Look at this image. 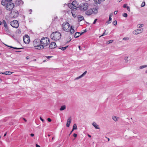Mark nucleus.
Returning a JSON list of instances; mask_svg holds the SVG:
<instances>
[{"label":"nucleus","instance_id":"obj_1","mask_svg":"<svg viewBox=\"0 0 147 147\" xmlns=\"http://www.w3.org/2000/svg\"><path fill=\"white\" fill-rule=\"evenodd\" d=\"M1 4L5 7L7 10H11L14 7V5L11 1H6L5 0H2Z\"/></svg>","mask_w":147,"mask_h":147},{"label":"nucleus","instance_id":"obj_2","mask_svg":"<svg viewBox=\"0 0 147 147\" xmlns=\"http://www.w3.org/2000/svg\"><path fill=\"white\" fill-rule=\"evenodd\" d=\"M42 50L48 46L50 43L49 39L47 37H43L40 40Z\"/></svg>","mask_w":147,"mask_h":147},{"label":"nucleus","instance_id":"obj_3","mask_svg":"<svg viewBox=\"0 0 147 147\" xmlns=\"http://www.w3.org/2000/svg\"><path fill=\"white\" fill-rule=\"evenodd\" d=\"M33 45L35 49L38 50H42L41 40L39 39H36L33 42Z\"/></svg>","mask_w":147,"mask_h":147},{"label":"nucleus","instance_id":"obj_4","mask_svg":"<svg viewBox=\"0 0 147 147\" xmlns=\"http://www.w3.org/2000/svg\"><path fill=\"white\" fill-rule=\"evenodd\" d=\"M61 34L57 31L53 32L51 35V39L54 40H59L61 38Z\"/></svg>","mask_w":147,"mask_h":147},{"label":"nucleus","instance_id":"obj_5","mask_svg":"<svg viewBox=\"0 0 147 147\" xmlns=\"http://www.w3.org/2000/svg\"><path fill=\"white\" fill-rule=\"evenodd\" d=\"M78 4L76 1H74L72 3H69L68 6L69 8L73 10L78 7Z\"/></svg>","mask_w":147,"mask_h":147},{"label":"nucleus","instance_id":"obj_6","mask_svg":"<svg viewBox=\"0 0 147 147\" xmlns=\"http://www.w3.org/2000/svg\"><path fill=\"white\" fill-rule=\"evenodd\" d=\"M88 4L86 3H83L80 5L79 8L82 11H86L88 8Z\"/></svg>","mask_w":147,"mask_h":147},{"label":"nucleus","instance_id":"obj_7","mask_svg":"<svg viewBox=\"0 0 147 147\" xmlns=\"http://www.w3.org/2000/svg\"><path fill=\"white\" fill-rule=\"evenodd\" d=\"M18 15V12L16 10H13L10 13V17L11 18H15Z\"/></svg>","mask_w":147,"mask_h":147},{"label":"nucleus","instance_id":"obj_8","mask_svg":"<svg viewBox=\"0 0 147 147\" xmlns=\"http://www.w3.org/2000/svg\"><path fill=\"white\" fill-rule=\"evenodd\" d=\"M70 26V24L67 22L63 23L62 25V28L63 30L67 32L69 31V28Z\"/></svg>","mask_w":147,"mask_h":147},{"label":"nucleus","instance_id":"obj_9","mask_svg":"<svg viewBox=\"0 0 147 147\" xmlns=\"http://www.w3.org/2000/svg\"><path fill=\"white\" fill-rule=\"evenodd\" d=\"M10 24L12 27L16 28H18L19 26L18 22L16 20H14L11 22Z\"/></svg>","mask_w":147,"mask_h":147},{"label":"nucleus","instance_id":"obj_10","mask_svg":"<svg viewBox=\"0 0 147 147\" xmlns=\"http://www.w3.org/2000/svg\"><path fill=\"white\" fill-rule=\"evenodd\" d=\"M143 31V29L142 28L140 29H136L133 32V34L134 35H137L141 33Z\"/></svg>","mask_w":147,"mask_h":147},{"label":"nucleus","instance_id":"obj_11","mask_svg":"<svg viewBox=\"0 0 147 147\" xmlns=\"http://www.w3.org/2000/svg\"><path fill=\"white\" fill-rule=\"evenodd\" d=\"M23 39L24 42L25 43L28 44L30 42L29 38L28 35H25V36L23 37Z\"/></svg>","mask_w":147,"mask_h":147},{"label":"nucleus","instance_id":"obj_12","mask_svg":"<svg viewBox=\"0 0 147 147\" xmlns=\"http://www.w3.org/2000/svg\"><path fill=\"white\" fill-rule=\"evenodd\" d=\"M56 47V43L54 42H52L49 45V48L51 49H53L55 48Z\"/></svg>","mask_w":147,"mask_h":147},{"label":"nucleus","instance_id":"obj_13","mask_svg":"<svg viewBox=\"0 0 147 147\" xmlns=\"http://www.w3.org/2000/svg\"><path fill=\"white\" fill-rule=\"evenodd\" d=\"M71 121V117H70L68 118L67 119V122L66 123V127H69Z\"/></svg>","mask_w":147,"mask_h":147},{"label":"nucleus","instance_id":"obj_14","mask_svg":"<svg viewBox=\"0 0 147 147\" xmlns=\"http://www.w3.org/2000/svg\"><path fill=\"white\" fill-rule=\"evenodd\" d=\"M23 2L22 0H17L15 2V4L16 5H20L23 4Z\"/></svg>","mask_w":147,"mask_h":147},{"label":"nucleus","instance_id":"obj_15","mask_svg":"<svg viewBox=\"0 0 147 147\" xmlns=\"http://www.w3.org/2000/svg\"><path fill=\"white\" fill-rule=\"evenodd\" d=\"M92 13V9H90L87 10L86 12V14L88 16H90L91 15Z\"/></svg>","mask_w":147,"mask_h":147},{"label":"nucleus","instance_id":"obj_16","mask_svg":"<svg viewBox=\"0 0 147 147\" xmlns=\"http://www.w3.org/2000/svg\"><path fill=\"white\" fill-rule=\"evenodd\" d=\"M92 125L96 129H100V128L98 125H97L95 122H93V123H92Z\"/></svg>","mask_w":147,"mask_h":147},{"label":"nucleus","instance_id":"obj_17","mask_svg":"<svg viewBox=\"0 0 147 147\" xmlns=\"http://www.w3.org/2000/svg\"><path fill=\"white\" fill-rule=\"evenodd\" d=\"M68 13L70 15L71 14L73 17L74 18H76V13H74V10L71 11V12H70L69 11H68Z\"/></svg>","mask_w":147,"mask_h":147},{"label":"nucleus","instance_id":"obj_18","mask_svg":"<svg viewBox=\"0 0 147 147\" xmlns=\"http://www.w3.org/2000/svg\"><path fill=\"white\" fill-rule=\"evenodd\" d=\"M77 18L79 22H80L84 19V17L81 16H78Z\"/></svg>","mask_w":147,"mask_h":147},{"label":"nucleus","instance_id":"obj_19","mask_svg":"<svg viewBox=\"0 0 147 147\" xmlns=\"http://www.w3.org/2000/svg\"><path fill=\"white\" fill-rule=\"evenodd\" d=\"M83 32H82L81 33L79 32H76L75 34L74 37L75 38H77L80 36L82 34H83Z\"/></svg>","mask_w":147,"mask_h":147},{"label":"nucleus","instance_id":"obj_20","mask_svg":"<svg viewBox=\"0 0 147 147\" xmlns=\"http://www.w3.org/2000/svg\"><path fill=\"white\" fill-rule=\"evenodd\" d=\"M74 27L72 26H71L70 27V28L69 29V31H70L71 33V34L74 33Z\"/></svg>","mask_w":147,"mask_h":147},{"label":"nucleus","instance_id":"obj_21","mask_svg":"<svg viewBox=\"0 0 147 147\" xmlns=\"http://www.w3.org/2000/svg\"><path fill=\"white\" fill-rule=\"evenodd\" d=\"M86 73H87V71H86L84 73H83L81 76H80L77 78H76V79H79V78H82V77H83L86 74Z\"/></svg>","mask_w":147,"mask_h":147},{"label":"nucleus","instance_id":"obj_22","mask_svg":"<svg viewBox=\"0 0 147 147\" xmlns=\"http://www.w3.org/2000/svg\"><path fill=\"white\" fill-rule=\"evenodd\" d=\"M119 119V117H116L115 116H112V119L113 120L115 121V122L117 121H118V119Z\"/></svg>","mask_w":147,"mask_h":147},{"label":"nucleus","instance_id":"obj_23","mask_svg":"<svg viewBox=\"0 0 147 147\" xmlns=\"http://www.w3.org/2000/svg\"><path fill=\"white\" fill-rule=\"evenodd\" d=\"M68 46H66L65 47H63L61 46L59 47V49H61V50L63 51H64L65 50V49L67 48Z\"/></svg>","mask_w":147,"mask_h":147},{"label":"nucleus","instance_id":"obj_24","mask_svg":"<svg viewBox=\"0 0 147 147\" xmlns=\"http://www.w3.org/2000/svg\"><path fill=\"white\" fill-rule=\"evenodd\" d=\"M66 106L65 105H64L61 107V108L59 109V110L61 111H62L65 109H66Z\"/></svg>","mask_w":147,"mask_h":147},{"label":"nucleus","instance_id":"obj_25","mask_svg":"<svg viewBox=\"0 0 147 147\" xmlns=\"http://www.w3.org/2000/svg\"><path fill=\"white\" fill-rule=\"evenodd\" d=\"M94 2L97 4H99L100 3V1H104L105 0H93Z\"/></svg>","mask_w":147,"mask_h":147},{"label":"nucleus","instance_id":"obj_26","mask_svg":"<svg viewBox=\"0 0 147 147\" xmlns=\"http://www.w3.org/2000/svg\"><path fill=\"white\" fill-rule=\"evenodd\" d=\"M92 13H97V9L96 8H93L92 9Z\"/></svg>","mask_w":147,"mask_h":147},{"label":"nucleus","instance_id":"obj_27","mask_svg":"<svg viewBox=\"0 0 147 147\" xmlns=\"http://www.w3.org/2000/svg\"><path fill=\"white\" fill-rule=\"evenodd\" d=\"M6 46H7V47H9L10 48H13L14 49H22V48H17V47H12V46H9L7 45H5Z\"/></svg>","mask_w":147,"mask_h":147},{"label":"nucleus","instance_id":"obj_28","mask_svg":"<svg viewBox=\"0 0 147 147\" xmlns=\"http://www.w3.org/2000/svg\"><path fill=\"white\" fill-rule=\"evenodd\" d=\"M77 129V125L76 124H74L73 125V129L72 130V131H73L74 130H76Z\"/></svg>","mask_w":147,"mask_h":147},{"label":"nucleus","instance_id":"obj_29","mask_svg":"<svg viewBox=\"0 0 147 147\" xmlns=\"http://www.w3.org/2000/svg\"><path fill=\"white\" fill-rule=\"evenodd\" d=\"M3 23L4 26L5 27V28H6V29H7V28H8L7 26V24H6V22H5V20H4L3 21Z\"/></svg>","mask_w":147,"mask_h":147},{"label":"nucleus","instance_id":"obj_30","mask_svg":"<svg viewBox=\"0 0 147 147\" xmlns=\"http://www.w3.org/2000/svg\"><path fill=\"white\" fill-rule=\"evenodd\" d=\"M106 30H105V32H104L103 33L101 36H99V38H100L102 36H103L104 35H106L107 34H108V32H106Z\"/></svg>","mask_w":147,"mask_h":147},{"label":"nucleus","instance_id":"obj_31","mask_svg":"<svg viewBox=\"0 0 147 147\" xmlns=\"http://www.w3.org/2000/svg\"><path fill=\"white\" fill-rule=\"evenodd\" d=\"M5 72L6 75H10L13 73V72H11L8 71H6Z\"/></svg>","mask_w":147,"mask_h":147},{"label":"nucleus","instance_id":"obj_32","mask_svg":"<svg viewBox=\"0 0 147 147\" xmlns=\"http://www.w3.org/2000/svg\"><path fill=\"white\" fill-rule=\"evenodd\" d=\"M146 67H147V65L140 66V67L139 68L140 69H142Z\"/></svg>","mask_w":147,"mask_h":147},{"label":"nucleus","instance_id":"obj_33","mask_svg":"<svg viewBox=\"0 0 147 147\" xmlns=\"http://www.w3.org/2000/svg\"><path fill=\"white\" fill-rule=\"evenodd\" d=\"M144 26V25L143 24H138L137 25V26L138 28H140L143 27Z\"/></svg>","mask_w":147,"mask_h":147},{"label":"nucleus","instance_id":"obj_34","mask_svg":"<svg viewBox=\"0 0 147 147\" xmlns=\"http://www.w3.org/2000/svg\"><path fill=\"white\" fill-rule=\"evenodd\" d=\"M129 39V38L128 37H125L124 38H123V40H125V41H127Z\"/></svg>","mask_w":147,"mask_h":147},{"label":"nucleus","instance_id":"obj_35","mask_svg":"<svg viewBox=\"0 0 147 147\" xmlns=\"http://www.w3.org/2000/svg\"><path fill=\"white\" fill-rule=\"evenodd\" d=\"M123 16L125 17H127V13H123Z\"/></svg>","mask_w":147,"mask_h":147},{"label":"nucleus","instance_id":"obj_36","mask_svg":"<svg viewBox=\"0 0 147 147\" xmlns=\"http://www.w3.org/2000/svg\"><path fill=\"white\" fill-rule=\"evenodd\" d=\"M145 2H143L142 3V4L141 5V7H144L145 6Z\"/></svg>","mask_w":147,"mask_h":147},{"label":"nucleus","instance_id":"obj_37","mask_svg":"<svg viewBox=\"0 0 147 147\" xmlns=\"http://www.w3.org/2000/svg\"><path fill=\"white\" fill-rule=\"evenodd\" d=\"M114 25H116L117 24V22L116 20L114 21L113 23Z\"/></svg>","mask_w":147,"mask_h":147},{"label":"nucleus","instance_id":"obj_38","mask_svg":"<svg viewBox=\"0 0 147 147\" xmlns=\"http://www.w3.org/2000/svg\"><path fill=\"white\" fill-rule=\"evenodd\" d=\"M113 40H109L107 42H108V44H110V43H112L113 42Z\"/></svg>","mask_w":147,"mask_h":147},{"label":"nucleus","instance_id":"obj_39","mask_svg":"<svg viewBox=\"0 0 147 147\" xmlns=\"http://www.w3.org/2000/svg\"><path fill=\"white\" fill-rule=\"evenodd\" d=\"M97 19H95L94 20V22H93V24H95L96 23V21H97Z\"/></svg>","mask_w":147,"mask_h":147},{"label":"nucleus","instance_id":"obj_40","mask_svg":"<svg viewBox=\"0 0 147 147\" xmlns=\"http://www.w3.org/2000/svg\"><path fill=\"white\" fill-rule=\"evenodd\" d=\"M111 21H110V20H109L107 21V23L108 24H110V23H111Z\"/></svg>","mask_w":147,"mask_h":147},{"label":"nucleus","instance_id":"obj_41","mask_svg":"<svg viewBox=\"0 0 147 147\" xmlns=\"http://www.w3.org/2000/svg\"><path fill=\"white\" fill-rule=\"evenodd\" d=\"M127 4H124L123 5V7H124V8H126V7L127 8Z\"/></svg>","mask_w":147,"mask_h":147},{"label":"nucleus","instance_id":"obj_42","mask_svg":"<svg viewBox=\"0 0 147 147\" xmlns=\"http://www.w3.org/2000/svg\"><path fill=\"white\" fill-rule=\"evenodd\" d=\"M73 136L75 137V138H76L77 136V134H73Z\"/></svg>","mask_w":147,"mask_h":147},{"label":"nucleus","instance_id":"obj_43","mask_svg":"<svg viewBox=\"0 0 147 147\" xmlns=\"http://www.w3.org/2000/svg\"><path fill=\"white\" fill-rule=\"evenodd\" d=\"M47 120L49 122H51V119L50 118H48L47 119Z\"/></svg>","mask_w":147,"mask_h":147},{"label":"nucleus","instance_id":"obj_44","mask_svg":"<svg viewBox=\"0 0 147 147\" xmlns=\"http://www.w3.org/2000/svg\"><path fill=\"white\" fill-rule=\"evenodd\" d=\"M0 74H5L6 75V72H1Z\"/></svg>","mask_w":147,"mask_h":147},{"label":"nucleus","instance_id":"obj_45","mask_svg":"<svg viewBox=\"0 0 147 147\" xmlns=\"http://www.w3.org/2000/svg\"><path fill=\"white\" fill-rule=\"evenodd\" d=\"M117 11H115L114 12V14H115V15H116L117 14Z\"/></svg>","mask_w":147,"mask_h":147},{"label":"nucleus","instance_id":"obj_46","mask_svg":"<svg viewBox=\"0 0 147 147\" xmlns=\"http://www.w3.org/2000/svg\"><path fill=\"white\" fill-rule=\"evenodd\" d=\"M128 58V57L127 56H126L124 57V59L125 60H127V59Z\"/></svg>","mask_w":147,"mask_h":147},{"label":"nucleus","instance_id":"obj_47","mask_svg":"<svg viewBox=\"0 0 147 147\" xmlns=\"http://www.w3.org/2000/svg\"><path fill=\"white\" fill-rule=\"evenodd\" d=\"M52 57V56H47V59H48L50 58H51Z\"/></svg>","mask_w":147,"mask_h":147},{"label":"nucleus","instance_id":"obj_48","mask_svg":"<svg viewBox=\"0 0 147 147\" xmlns=\"http://www.w3.org/2000/svg\"><path fill=\"white\" fill-rule=\"evenodd\" d=\"M113 15V14L112 13H110L109 15V17H110L111 18L112 17Z\"/></svg>","mask_w":147,"mask_h":147},{"label":"nucleus","instance_id":"obj_49","mask_svg":"<svg viewBox=\"0 0 147 147\" xmlns=\"http://www.w3.org/2000/svg\"><path fill=\"white\" fill-rule=\"evenodd\" d=\"M127 9L128 11H130V8L129 7L127 6Z\"/></svg>","mask_w":147,"mask_h":147},{"label":"nucleus","instance_id":"obj_50","mask_svg":"<svg viewBox=\"0 0 147 147\" xmlns=\"http://www.w3.org/2000/svg\"><path fill=\"white\" fill-rule=\"evenodd\" d=\"M40 120L42 121V122H43L44 121V119H43L41 117H40Z\"/></svg>","mask_w":147,"mask_h":147},{"label":"nucleus","instance_id":"obj_51","mask_svg":"<svg viewBox=\"0 0 147 147\" xmlns=\"http://www.w3.org/2000/svg\"><path fill=\"white\" fill-rule=\"evenodd\" d=\"M34 136V134H30V136L32 137H33Z\"/></svg>","mask_w":147,"mask_h":147},{"label":"nucleus","instance_id":"obj_52","mask_svg":"<svg viewBox=\"0 0 147 147\" xmlns=\"http://www.w3.org/2000/svg\"><path fill=\"white\" fill-rule=\"evenodd\" d=\"M105 138L107 139L108 141H109L110 140V139L109 138H107L106 136L105 137Z\"/></svg>","mask_w":147,"mask_h":147},{"label":"nucleus","instance_id":"obj_53","mask_svg":"<svg viewBox=\"0 0 147 147\" xmlns=\"http://www.w3.org/2000/svg\"><path fill=\"white\" fill-rule=\"evenodd\" d=\"M128 62V60H125V63H127Z\"/></svg>","mask_w":147,"mask_h":147},{"label":"nucleus","instance_id":"obj_54","mask_svg":"<svg viewBox=\"0 0 147 147\" xmlns=\"http://www.w3.org/2000/svg\"><path fill=\"white\" fill-rule=\"evenodd\" d=\"M36 147H40L39 145H38L37 144H36Z\"/></svg>","mask_w":147,"mask_h":147},{"label":"nucleus","instance_id":"obj_55","mask_svg":"<svg viewBox=\"0 0 147 147\" xmlns=\"http://www.w3.org/2000/svg\"><path fill=\"white\" fill-rule=\"evenodd\" d=\"M12 0H6L5 1H11Z\"/></svg>","mask_w":147,"mask_h":147},{"label":"nucleus","instance_id":"obj_56","mask_svg":"<svg viewBox=\"0 0 147 147\" xmlns=\"http://www.w3.org/2000/svg\"><path fill=\"white\" fill-rule=\"evenodd\" d=\"M78 47H79V49L80 50H82L81 49V48L80 46H79Z\"/></svg>","mask_w":147,"mask_h":147},{"label":"nucleus","instance_id":"obj_57","mask_svg":"<svg viewBox=\"0 0 147 147\" xmlns=\"http://www.w3.org/2000/svg\"><path fill=\"white\" fill-rule=\"evenodd\" d=\"M29 11H30V14H31V12L32 11V10L30 9L29 10Z\"/></svg>","mask_w":147,"mask_h":147},{"label":"nucleus","instance_id":"obj_58","mask_svg":"<svg viewBox=\"0 0 147 147\" xmlns=\"http://www.w3.org/2000/svg\"><path fill=\"white\" fill-rule=\"evenodd\" d=\"M111 20H112L111 18L110 17H109V20H110V21H111Z\"/></svg>","mask_w":147,"mask_h":147},{"label":"nucleus","instance_id":"obj_59","mask_svg":"<svg viewBox=\"0 0 147 147\" xmlns=\"http://www.w3.org/2000/svg\"><path fill=\"white\" fill-rule=\"evenodd\" d=\"M7 134V132L4 134V137H5Z\"/></svg>","mask_w":147,"mask_h":147},{"label":"nucleus","instance_id":"obj_60","mask_svg":"<svg viewBox=\"0 0 147 147\" xmlns=\"http://www.w3.org/2000/svg\"><path fill=\"white\" fill-rule=\"evenodd\" d=\"M88 136L90 138L91 137V136L89 134H88Z\"/></svg>","mask_w":147,"mask_h":147},{"label":"nucleus","instance_id":"obj_61","mask_svg":"<svg viewBox=\"0 0 147 147\" xmlns=\"http://www.w3.org/2000/svg\"><path fill=\"white\" fill-rule=\"evenodd\" d=\"M85 1L87 2L89 1L90 0H84Z\"/></svg>","mask_w":147,"mask_h":147},{"label":"nucleus","instance_id":"obj_62","mask_svg":"<svg viewBox=\"0 0 147 147\" xmlns=\"http://www.w3.org/2000/svg\"><path fill=\"white\" fill-rule=\"evenodd\" d=\"M122 0H118V1L119 2H121Z\"/></svg>","mask_w":147,"mask_h":147},{"label":"nucleus","instance_id":"obj_63","mask_svg":"<svg viewBox=\"0 0 147 147\" xmlns=\"http://www.w3.org/2000/svg\"><path fill=\"white\" fill-rule=\"evenodd\" d=\"M72 132H73V131H72H72H71V132L69 134V135H70V134H71V133H72Z\"/></svg>","mask_w":147,"mask_h":147},{"label":"nucleus","instance_id":"obj_64","mask_svg":"<svg viewBox=\"0 0 147 147\" xmlns=\"http://www.w3.org/2000/svg\"><path fill=\"white\" fill-rule=\"evenodd\" d=\"M2 24V22L0 21V25Z\"/></svg>","mask_w":147,"mask_h":147}]
</instances>
